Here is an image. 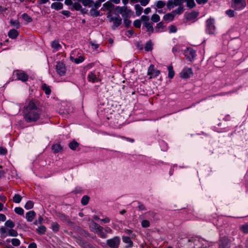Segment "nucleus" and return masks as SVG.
<instances>
[{
	"label": "nucleus",
	"mask_w": 248,
	"mask_h": 248,
	"mask_svg": "<svg viewBox=\"0 0 248 248\" xmlns=\"http://www.w3.org/2000/svg\"><path fill=\"white\" fill-rule=\"evenodd\" d=\"M184 54L189 61H192L195 57L196 52L191 48H187L185 51Z\"/></svg>",
	"instance_id": "9d476101"
},
{
	"label": "nucleus",
	"mask_w": 248,
	"mask_h": 248,
	"mask_svg": "<svg viewBox=\"0 0 248 248\" xmlns=\"http://www.w3.org/2000/svg\"><path fill=\"white\" fill-rule=\"evenodd\" d=\"M51 8L56 10H59L63 8V4L61 2H55L51 4Z\"/></svg>",
	"instance_id": "6ab92c4d"
},
{
	"label": "nucleus",
	"mask_w": 248,
	"mask_h": 248,
	"mask_svg": "<svg viewBox=\"0 0 248 248\" xmlns=\"http://www.w3.org/2000/svg\"><path fill=\"white\" fill-rule=\"evenodd\" d=\"M42 113V110L39 108L37 102L30 101L24 110V118L28 123L38 121Z\"/></svg>",
	"instance_id": "f257e3e1"
},
{
	"label": "nucleus",
	"mask_w": 248,
	"mask_h": 248,
	"mask_svg": "<svg viewBox=\"0 0 248 248\" xmlns=\"http://www.w3.org/2000/svg\"><path fill=\"white\" fill-rule=\"evenodd\" d=\"M14 74L18 80L22 81H26L28 79V76L24 72L17 71L14 72Z\"/></svg>",
	"instance_id": "9b49d317"
},
{
	"label": "nucleus",
	"mask_w": 248,
	"mask_h": 248,
	"mask_svg": "<svg viewBox=\"0 0 248 248\" xmlns=\"http://www.w3.org/2000/svg\"><path fill=\"white\" fill-rule=\"evenodd\" d=\"M90 227L94 233L97 234L102 238H106L107 237L106 233L104 231V228L95 222H92Z\"/></svg>",
	"instance_id": "f03ea898"
},
{
	"label": "nucleus",
	"mask_w": 248,
	"mask_h": 248,
	"mask_svg": "<svg viewBox=\"0 0 248 248\" xmlns=\"http://www.w3.org/2000/svg\"><path fill=\"white\" fill-rule=\"evenodd\" d=\"M167 6L168 9L170 10L175 6L174 2L173 0H169L167 2Z\"/></svg>",
	"instance_id": "c03bdc74"
},
{
	"label": "nucleus",
	"mask_w": 248,
	"mask_h": 248,
	"mask_svg": "<svg viewBox=\"0 0 248 248\" xmlns=\"http://www.w3.org/2000/svg\"><path fill=\"white\" fill-rule=\"evenodd\" d=\"M184 2L186 3V6L190 9L193 8L196 6L194 0H184Z\"/></svg>",
	"instance_id": "5701e85b"
},
{
	"label": "nucleus",
	"mask_w": 248,
	"mask_h": 248,
	"mask_svg": "<svg viewBox=\"0 0 248 248\" xmlns=\"http://www.w3.org/2000/svg\"><path fill=\"white\" fill-rule=\"evenodd\" d=\"M36 213L34 211H30L26 214V218L28 222H31L34 218Z\"/></svg>",
	"instance_id": "2eb2a0df"
},
{
	"label": "nucleus",
	"mask_w": 248,
	"mask_h": 248,
	"mask_svg": "<svg viewBox=\"0 0 248 248\" xmlns=\"http://www.w3.org/2000/svg\"><path fill=\"white\" fill-rule=\"evenodd\" d=\"M169 31L170 33H175L177 31V28L174 25H171L169 27Z\"/></svg>",
	"instance_id": "bf43d9fd"
},
{
	"label": "nucleus",
	"mask_w": 248,
	"mask_h": 248,
	"mask_svg": "<svg viewBox=\"0 0 248 248\" xmlns=\"http://www.w3.org/2000/svg\"><path fill=\"white\" fill-rule=\"evenodd\" d=\"M240 230L245 233H248V225L244 224L240 227Z\"/></svg>",
	"instance_id": "603ef678"
},
{
	"label": "nucleus",
	"mask_w": 248,
	"mask_h": 248,
	"mask_svg": "<svg viewBox=\"0 0 248 248\" xmlns=\"http://www.w3.org/2000/svg\"><path fill=\"white\" fill-rule=\"evenodd\" d=\"M43 91H45L46 94H49L51 93V90L49 86H47L46 84H43L42 86Z\"/></svg>",
	"instance_id": "f704fd0d"
},
{
	"label": "nucleus",
	"mask_w": 248,
	"mask_h": 248,
	"mask_svg": "<svg viewBox=\"0 0 248 248\" xmlns=\"http://www.w3.org/2000/svg\"><path fill=\"white\" fill-rule=\"evenodd\" d=\"M87 78L89 81L93 83H95L99 81L96 75L92 72H90L88 74Z\"/></svg>",
	"instance_id": "f3484780"
},
{
	"label": "nucleus",
	"mask_w": 248,
	"mask_h": 248,
	"mask_svg": "<svg viewBox=\"0 0 248 248\" xmlns=\"http://www.w3.org/2000/svg\"><path fill=\"white\" fill-rule=\"evenodd\" d=\"M141 224L143 228H148L150 226V222L147 220H143Z\"/></svg>",
	"instance_id": "864d4df0"
},
{
	"label": "nucleus",
	"mask_w": 248,
	"mask_h": 248,
	"mask_svg": "<svg viewBox=\"0 0 248 248\" xmlns=\"http://www.w3.org/2000/svg\"><path fill=\"white\" fill-rule=\"evenodd\" d=\"M22 17L25 21H27L28 22H31L32 21L31 18L26 13H24L22 15Z\"/></svg>",
	"instance_id": "a18cd8bd"
},
{
	"label": "nucleus",
	"mask_w": 248,
	"mask_h": 248,
	"mask_svg": "<svg viewBox=\"0 0 248 248\" xmlns=\"http://www.w3.org/2000/svg\"><path fill=\"white\" fill-rule=\"evenodd\" d=\"M79 144L75 140L69 143V147L72 150H75L78 146Z\"/></svg>",
	"instance_id": "bb28decb"
},
{
	"label": "nucleus",
	"mask_w": 248,
	"mask_h": 248,
	"mask_svg": "<svg viewBox=\"0 0 248 248\" xmlns=\"http://www.w3.org/2000/svg\"><path fill=\"white\" fill-rule=\"evenodd\" d=\"M226 14L230 17H233L234 16V12L232 10H228L226 11Z\"/></svg>",
	"instance_id": "6e6d98bb"
},
{
	"label": "nucleus",
	"mask_w": 248,
	"mask_h": 248,
	"mask_svg": "<svg viewBox=\"0 0 248 248\" xmlns=\"http://www.w3.org/2000/svg\"><path fill=\"white\" fill-rule=\"evenodd\" d=\"M52 47L55 49V50H59L61 48V46L59 44V42L56 40H54L51 43V45Z\"/></svg>",
	"instance_id": "393cba45"
},
{
	"label": "nucleus",
	"mask_w": 248,
	"mask_h": 248,
	"mask_svg": "<svg viewBox=\"0 0 248 248\" xmlns=\"http://www.w3.org/2000/svg\"><path fill=\"white\" fill-rule=\"evenodd\" d=\"M7 153V150L5 148H3L2 147H0V155H5Z\"/></svg>",
	"instance_id": "0e129e2a"
},
{
	"label": "nucleus",
	"mask_w": 248,
	"mask_h": 248,
	"mask_svg": "<svg viewBox=\"0 0 248 248\" xmlns=\"http://www.w3.org/2000/svg\"><path fill=\"white\" fill-rule=\"evenodd\" d=\"M28 248H37V245L35 243H31L29 245Z\"/></svg>",
	"instance_id": "774afa93"
},
{
	"label": "nucleus",
	"mask_w": 248,
	"mask_h": 248,
	"mask_svg": "<svg viewBox=\"0 0 248 248\" xmlns=\"http://www.w3.org/2000/svg\"><path fill=\"white\" fill-rule=\"evenodd\" d=\"M93 2V1L92 0H83L82 3L85 6L91 7Z\"/></svg>",
	"instance_id": "49530a36"
},
{
	"label": "nucleus",
	"mask_w": 248,
	"mask_h": 248,
	"mask_svg": "<svg viewBox=\"0 0 248 248\" xmlns=\"http://www.w3.org/2000/svg\"><path fill=\"white\" fill-rule=\"evenodd\" d=\"M33 206V202L31 201H28L25 204L24 207L26 209H31Z\"/></svg>",
	"instance_id": "58836bf2"
},
{
	"label": "nucleus",
	"mask_w": 248,
	"mask_h": 248,
	"mask_svg": "<svg viewBox=\"0 0 248 248\" xmlns=\"http://www.w3.org/2000/svg\"><path fill=\"white\" fill-rule=\"evenodd\" d=\"M90 14L93 16H97L99 15V12L97 11L95 9H92L90 10Z\"/></svg>",
	"instance_id": "09e8293b"
},
{
	"label": "nucleus",
	"mask_w": 248,
	"mask_h": 248,
	"mask_svg": "<svg viewBox=\"0 0 248 248\" xmlns=\"http://www.w3.org/2000/svg\"><path fill=\"white\" fill-rule=\"evenodd\" d=\"M145 50L147 51H149L153 49V45L151 41H148L144 47Z\"/></svg>",
	"instance_id": "473e14b6"
},
{
	"label": "nucleus",
	"mask_w": 248,
	"mask_h": 248,
	"mask_svg": "<svg viewBox=\"0 0 248 248\" xmlns=\"http://www.w3.org/2000/svg\"><path fill=\"white\" fill-rule=\"evenodd\" d=\"M160 74V71L158 70H155L154 65L151 64L148 68V75L151 76V78L153 77L154 78L156 77Z\"/></svg>",
	"instance_id": "f8f14e48"
},
{
	"label": "nucleus",
	"mask_w": 248,
	"mask_h": 248,
	"mask_svg": "<svg viewBox=\"0 0 248 248\" xmlns=\"http://www.w3.org/2000/svg\"><path fill=\"white\" fill-rule=\"evenodd\" d=\"M62 14L67 17H69L70 16V12L69 11L63 10L62 11Z\"/></svg>",
	"instance_id": "69168bd1"
},
{
	"label": "nucleus",
	"mask_w": 248,
	"mask_h": 248,
	"mask_svg": "<svg viewBox=\"0 0 248 248\" xmlns=\"http://www.w3.org/2000/svg\"><path fill=\"white\" fill-rule=\"evenodd\" d=\"M232 7L235 10H241L246 6L245 0H232Z\"/></svg>",
	"instance_id": "20e7f679"
},
{
	"label": "nucleus",
	"mask_w": 248,
	"mask_h": 248,
	"mask_svg": "<svg viewBox=\"0 0 248 248\" xmlns=\"http://www.w3.org/2000/svg\"><path fill=\"white\" fill-rule=\"evenodd\" d=\"M174 2V5L175 6H181V5L183 4V3L184 2V0H173Z\"/></svg>",
	"instance_id": "13d9d810"
},
{
	"label": "nucleus",
	"mask_w": 248,
	"mask_h": 248,
	"mask_svg": "<svg viewBox=\"0 0 248 248\" xmlns=\"http://www.w3.org/2000/svg\"><path fill=\"white\" fill-rule=\"evenodd\" d=\"M22 199V197L19 194H15L13 197V201L15 203H19Z\"/></svg>",
	"instance_id": "79ce46f5"
},
{
	"label": "nucleus",
	"mask_w": 248,
	"mask_h": 248,
	"mask_svg": "<svg viewBox=\"0 0 248 248\" xmlns=\"http://www.w3.org/2000/svg\"><path fill=\"white\" fill-rule=\"evenodd\" d=\"M70 60L76 63H79L84 61V58L82 56H79L78 58H74L73 56H70Z\"/></svg>",
	"instance_id": "a878e982"
},
{
	"label": "nucleus",
	"mask_w": 248,
	"mask_h": 248,
	"mask_svg": "<svg viewBox=\"0 0 248 248\" xmlns=\"http://www.w3.org/2000/svg\"><path fill=\"white\" fill-rule=\"evenodd\" d=\"M8 35L10 38L15 39L18 35V32L15 29H12L9 31Z\"/></svg>",
	"instance_id": "a211bd4d"
},
{
	"label": "nucleus",
	"mask_w": 248,
	"mask_h": 248,
	"mask_svg": "<svg viewBox=\"0 0 248 248\" xmlns=\"http://www.w3.org/2000/svg\"><path fill=\"white\" fill-rule=\"evenodd\" d=\"M215 31L214 19L209 18L206 21V32L209 34H214Z\"/></svg>",
	"instance_id": "39448f33"
},
{
	"label": "nucleus",
	"mask_w": 248,
	"mask_h": 248,
	"mask_svg": "<svg viewBox=\"0 0 248 248\" xmlns=\"http://www.w3.org/2000/svg\"><path fill=\"white\" fill-rule=\"evenodd\" d=\"M73 8L77 11L81 10L82 6L78 2H75L73 4Z\"/></svg>",
	"instance_id": "de8ad7c7"
},
{
	"label": "nucleus",
	"mask_w": 248,
	"mask_h": 248,
	"mask_svg": "<svg viewBox=\"0 0 248 248\" xmlns=\"http://www.w3.org/2000/svg\"><path fill=\"white\" fill-rule=\"evenodd\" d=\"M0 237L2 238H4L8 235L6 229L4 227H2L0 228Z\"/></svg>",
	"instance_id": "cd10ccee"
},
{
	"label": "nucleus",
	"mask_w": 248,
	"mask_h": 248,
	"mask_svg": "<svg viewBox=\"0 0 248 248\" xmlns=\"http://www.w3.org/2000/svg\"><path fill=\"white\" fill-rule=\"evenodd\" d=\"M103 7L107 10H111L114 7V5L109 1H107L103 4Z\"/></svg>",
	"instance_id": "b1692460"
},
{
	"label": "nucleus",
	"mask_w": 248,
	"mask_h": 248,
	"mask_svg": "<svg viewBox=\"0 0 248 248\" xmlns=\"http://www.w3.org/2000/svg\"><path fill=\"white\" fill-rule=\"evenodd\" d=\"M108 18H109V21L112 22L113 25L112 26V29L115 30L116 28L119 26L121 23L122 19L119 16V15H117L116 17H111L110 15H109L107 16Z\"/></svg>",
	"instance_id": "6e6552de"
},
{
	"label": "nucleus",
	"mask_w": 248,
	"mask_h": 248,
	"mask_svg": "<svg viewBox=\"0 0 248 248\" xmlns=\"http://www.w3.org/2000/svg\"><path fill=\"white\" fill-rule=\"evenodd\" d=\"M151 20L154 22H157L160 20V16L157 14H154L151 17Z\"/></svg>",
	"instance_id": "3c124183"
},
{
	"label": "nucleus",
	"mask_w": 248,
	"mask_h": 248,
	"mask_svg": "<svg viewBox=\"0 0 248 248\" xmlns=\"http://www.w3.org/2000/svg\"><path fill=\"white\" fill-rule=\"evenodd\" d=\"M230 242L229 240L226 237L221 238L220 241L219 248H230Z\"/></svg>",
	"instance_id": "ddd939ff"
},
{
	"label": "nucleus",
	"mask_w": 248,
	"mask_h": 248,
	"mask_svg": "<svg viewBox=\"0 0 248 248\" xmlns=\"http://www.w3.org/2000/svg\"><path fill=\"white\" fill-rule=\"evenodd\" d=\"M184 11V7L183 6H179L176 9L173 10L172 13L175 16L176 14L180 15Z\"/></svg>",
	"instance_id": "7c9ffc66"
},
{
	"label": "nucleus",
	"mask_w": 248,
	"mask_h": 248,
	"mask_svg": "<svg viewBox=\"0 0 248 248\" xmlns=\"http://www.w3.org/2000/svg\"><path fill=\"white\" fill-rule=\"evenodd\" d=\"M135 9L136 15L137 16H140L142 12L143 8L139 4H136L135 6Z\"/></svg>",
	"instance_id": "c85d7f7f"
},
{
	"label": "nucleus",
	"mask_w": 248,
	"mask_h": 248,
	"mask_svg": "<svg viewBox=\"0 0 248 248\" xmlns=\"http://www.w3.org/2000/svg\"><path fill=\"white\" fill-rule=\"evenodd\" d=\"M5 225L9 228H13L15 227V223L11 220H7L5 223Z\"/></svg>",
	"instance_id": "37998d69"
},
{
	"label": "nucleus",
	"mask_w": 248,
	"mask_h": 248,
	"mask_svg": "<svg viewBox=\"0 0 248 248\" xmlns=\"http://www.w3.org/2000/svg\"><path fill=\"white\" fill-rule=\"evenodd\" d=\"M58 217L61 219V220L66 223L69 224L71 222L69 217L64 214L59 213L58 214Z\"/></svg>",
	"instance_id": "dca6fc26"
},
{
	"label": "nucleus",
	"mask_w": 248,
	"mask_h": 248,
	"mask_svg": "<svg viewBox=\"0 0 248 248\" xmlns=\"http://www.w3.org/2000/svg\"><path fill=\"white\" fill-rule=\"evenodd\" d=\"M169 74H168V77L170 78H172L174 77V72L173 70V67L172 66H169L168 67Z\"/></svg>",
	"instance_id": "c9c22d12"
},
{
	"label": "nucleus",
	"mask_w": 248,
	"mask_h": 248,
	"mask_svg": "<svg viewBox=\"0 0 248 248\" xmlns=\"http://www.w3.org/2000/svg\"><path fill=\"white\" fill-rule=\"evenodd\" d=\"M165 3L161 0H159L156 2V6L158 8L161 9L164 7Z\"/></svg>",
	"instance_id": "5fc2aeb1"
},
{
	"label": "nucleus",
	"mask_w": 248,
	"mask_h": 248,
	"mask_svg": "<svg viewBox=\"0 0 248 248\" xmlns=\"http://www.w3.org/2000/svg\"><path fill=\"white\" fill-rule=\"evenodd\" d=\"M12 245L15 247H18L20 244V241L17 238H13L11 240Z\"/></svg>",
	"instance_id": "ea45409f"
},
{
	"label": "nucleus",
	"mask_w": 248,
	"mask_h": 248,
	"mask_svg": "<svg viewBox=\"0 0 248 248\" xmlns=\"http://www.w3.org/2000/svg\"><path fill=\"white\" fill-rule=\"evenodd\" d=\"M122 240L124 243L127 244L126 246L127 248H130L132 247L133 242L129 237L123 236L122 237Z\"/></svg>",
	"instance_id": "aec40b11"
},
{
	"label": "nucleus",
	"mask_w": 248,
	"mask_h": 248,
	"mask_svg": "<svg viewBox=\"0 0 248 248\" xmlns=\"http://www.w3.org/2000/svg\"><path fill=\"white\" fill-rule=\"evenodd\" d=\"M144 26L146 28L147 31H149L152 33L154 32V28L151 23H144Z\"/></svg>",
	"instance_id": "c756f323"
},
{
	"label": "nucleus",
	"mask_w": 248,
	"mask_h": 248,
	"mask_svg": "<svg viewBox=\"0 0 248 248\" xmlns=\"http://www.w3.org/2000/svg\"><path fill=\"white\" fill-rule=\"evenodd\" d=\"M51 227L53 231L55 232H57L59 230L60 226L56 222H52L51 224Z\"/></svg>",
	"instance_id": "72a5a7b5"
},
{
	"label": "nucleus",
	"mask_w": 248,
	"mask_h": 248,
	"mask_svg": "<svg viewBox=\"0 0 248 248\" xmlns=\"http://www.w3.org/2000/svg\"><path fill=\"white\" fill-rule=\"evenodd\" d=\"M15 212L19 215H23L24 214V210L21 207H16L15 208Z\"/></svg>",
	"instance_id": "8fccbe9b"
},
{
	"label": "nucleus",
	"mask_w": 248,
	"mask_h": 248,
	"mask_svg": "<svg viewBox=\"0 0 248 248\" xmlns=\"http://www.w3.org/2000/svg\"><path fill=\"white\" fill-rule=\"evenodd\" d=\"M52 149L54 153L61 152L62 150V147L59 144H56L52 146Z\"/></svg>",
	"instance_id": "412c9836"
},
{
	"label": "nucleus",
	"mask_w": 248,
	"mask_h": 248,
	"mask_svg": "<svg viewBox=\"0 0 248 248\" xmlns=\"http://www.w3.org/2000/svg\"><path fill=\"white\" fill-rule=\"evenodd\" d=\"M192 74V70L191 68L186 67L184 68L180 74L182 78H190Z\"/></svg>",
	"instance_id": "1a4fd4ad"
},
{
	"label": "nucleus",
	"mask_w": 248,
	"mask_h": 248,
	"mask_svg": "<svg viewBox=\"0 0 248 248\" xmlns=\"http://www.w3.org/2000/svg\"><path fill=\"white\" fill-rule=\"evenodd\" d=\"M36 232L39 234H43L46 232V228L44 226H41L36 230Z\"/></svg>",
	"instance_id": "2f4dec72"
},
{
	"label": "nucleus",
	"mask_w": 248,
	"mask_h": 248,
	"mask_svg": "<svg viewBox=\"0 0 248 248\" xmlns=\"http://www.w3.org/2000/svg\"><path fill=\"white\" fill-rule=\"evenodd\" d=\"M116 10L119 14H121L124 18H128L130 17L133 13L132 11L128 9L126 6H117L116 7Z\"/></svg>",
	"instance_id": "7ed1b4c3"
},
{
	"label": "nucleus",
	"mask_w": 248,
	"mask_h": 248,
	"mask_svg": "<svg viewBox=\"0 0 248 248\" xmlns=\"http://www.w3.org/2000/svg\"><path fill=\"white\" fill-rule=\"evenodd\" d=\"M89 197L86 195L84 196L81 200V202L82 205H86L88 203L89 201Z\"/></svg>",
	"instance_id": "e433bc0d"
},
{
	"label": "nucleus",
	"mask_w": 248,
	"mask_h": 248,
	"mask_svg": "<svg viewBox=\"0 0 248 248\" xmlns=\"http://www.w3.org/2000/svg\"><path fill=\"white\" fill-rule=\"evenodd\" d=\"M141 20L144 22V23H149L148 21L149 20V17L146 16H142L141 17Z\"/></svg>",
	"instance_id": "680f3d73"
},
{
	"label": "nucleus",
	"mask_w": 248,
	"mask_h": 248,
	"mask_svg": "<svg viewBox=\"0 0 248 248\" xmlns=\"http://www.w3.org/2000/svg\"><path fill=\"white\" fill-rule=\"evenodd\" d=\"M8 235L11 236L16 237L18 235V233L16 230L11 229L8 231Z\"/></svg>",
	"instance_id": "4c0bfd02"
},
{
	"label": "nucleus",
	"mask_w": 248,
	"mask_h": 248,
	"mask_svg": "<svg viewBox=\"0 0 248 248\" xmlns=\"http://www.w3.org/2000/svg\"><path fill=\"white\" fill-rule=\"evenodd\" d=\"M199 13L197 11H192L189 13H185V16L188 21L195 19L199 16Z\"/></svg>",
	"instance_id": "4468645a"
},
{
	"label": "nucleus",
	"mask_w": 248,
	"mask_h": 248,
	"mask_svg": "<svg viewBox=\"0 0 248 248\" xmlns=\"http://www.w3.org/2000/svg\"><path fill=\"white\" fill-rule=\"evenodd\" d=\"M124 24L125 27H129L131 23V20L128 19L127 18H124Z\"/></svg>",
	"instance_id": "4d7b16f0"
},
{
	"label": "nucleus",
	"mask_w": 248,
	"mask_h": 248,
	"mask_svg": "<svg viewBox=\"0 0 248 248\" xmlns=\"http://www.w3.org/2000/svg\"><path fill=\"white\" fill-rule=\"evenodd\" d=\"M134 26L136 28H140L141 26V22L140 20H136L133 23Z\"/></svg>",
	"instance_id": "052dcab7"
},
{
	"label": "nucleus",
	"mask_w": 248,
	"mask_h": 248,
	"mask_svg": "<svg viewBox=\"0 0 248 248\" xmlns=\"http://www.w3.org/2000/svg\"><path fill=\"white\" fill-rule=\"evenodd\" d=\"M56 70L60 76H65L66 71L65 64L62 62H58L56 65Z\"/></svg>",
	"instance_id": "0eeeda50"
},
{
	"label": "nucleus",
	"mask_w": 248,
	"mask_h": 248,
	"mask_svg": "<svg viewBox=\"0 0 248 248\" xmlns=\"http://www.w3.org/2000/svg\"><path fill=\"white\" fill-rule=\"evenodd\" d=\"M10 23L12 26L16 27V28L18 29L19 28L20 25H19V22L18 20H14V19H12L10 20Z\"/></svg>",
	"instance_id": "a19ab883"
},
{
	"label": "nucleus",
	"mask_w": 248,
	"mask_h": 248,
	"mask_svg": "<svg viewBox=\"0 0 248 248\" xmlns=\"http://www.w3.org/2000/svg\"><path fill=\"white\" fill-rule=\"evenodd\" d=\"M174 15L171 12L170 13H168L164 16L163 19L165 21H172L174 19Z\"/></svg>",
	"instance_id": "4be33fe9"
},
{
	"label": "nucleus",
	"mask_w": 248,
	"mask_h": 248,
	"mask_svg": "<svg viewBox=\"0 0 248 248\" xmlns=\"http://www.w3.org/2000/svg\"><path fill=\"white\" fill-rule=\"evenodd\" d=\"M150 1V0H140V4L143 6H145Z\"/></svg>",
	"instance_id": "e2e57ef3"
},
{
	"label": "nucleus",
	"mask_w": 248,
	"mask_h": 248,
	"mask_svg": "<svg viewBox=\"0 0 248 248\" xmlns=\"http://www.w3.org/2000/svg\"><path fill=\"white\" fill-rule=\"evenodd\" d=\"M120 238L118 236H115L112 238L107 240V244L110 248H118L120 243Z\"/></svg>",
	"instance_id": "423d86ee"
},
{
	"label": "nucleus",
	"mask_w": 248,
	"mask_h": 248,
	"mask_svg": "<svg viewBox=\"0 0 248 248\" xmlns=\"http://www.w3.org/2000/svg\"><path fill=\"white\" fill-rule=\"evenodd\" d=\"M138 208L140 210H146V209L145 207V206L142 204V203H139V205L138 206Z\"/></svg>",
	"instance_id": "338daca9"
}]
</instances>
